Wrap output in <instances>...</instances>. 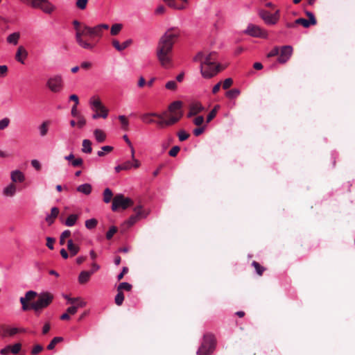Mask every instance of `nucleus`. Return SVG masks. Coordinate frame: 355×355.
Returning a JSON list of instances; mask_svg holds the SVG:
<instances>
[{
    "label": "nucleus",
    "mask_w": 355,
    "mask_h": 355,
    "mask_svg": "<svg viewBox=\"0 0 355 355\" xmlns=\"http://www.w3.org/2000/svg\"><path fill=\"white\" fill-rule=\"evenodd\" d=\"M180 35L178 28H168L160 37L156 49V54L160 64L165 69L173 67V48Z\"/></svg>",
    "instance_id": "1"
},
{
    "label": "nucleus",
    "mask_w": 355,
    "mask_h": 355,
    "mask_svg": "<svg viewBox=\"0 0 355 355\" xmlns=\"http://www.w3.org/2000/svg\"><path fill=\"white\" fill-rule=\"evenodd\" d=\"M215 53L205 54L199 52L193 58V61L200 62V73L205 78H211L216 76L220 71V65L216 63Z\"/></svg>",
    "instance_id": "2"
},
{
    "label": "nucleus",
    "mask_w": 355,
    "mask_h": 355,
    "mask_svg": "<svg viewBox=\"0 0 355 355\" xmlns=\"http://www.w3.org/2000/svg\"><path fill=\"white\" fill-rule=\"evenodd\" d=\"M37 295V300L31 304V308L36 313H40L52 302L53 295L49 292H43Z\"/></svg>",
    "instance_id": "3"
},
{
    "label": "nucleus",
    "mask_w": 355,
    "mask_h": 355,
    "mask_svg": "<svg viewBox=\"0 0 355 355\" xmlns=\"http://www.w3.org/2000/svg\"><path fill=\"white\" fill-rule=\"evenodd\" d=\"M216 347V339L213 334H207L203 337L202 343L197 351V355H210Z\"/></svg>",
    "instance_id": "4"
},
{
    "label": "nucleus",
    "mask_w": 355,
    "mask_h": 355,
    "mask_svg": "<svg viewBox=\"0 0 355 355\" xmlns=\"http://www.w3.org/2000/svg\"><path fill=\"white\" fill-rule=\"evenodd\" d=\"M24 3L31 6L33 8H40L44 12L51 14L55 9L48 0H20Z\"/></svg>",
    "instance_id": "5"
},
{
    "label": "nucleus",
    "mask_w": 355,
    "mask_h": 355,
    "mask_svg": "<svg viewBox=\"0 0 355 355\" xmlns=\"http://www.w3.org/2000/svg\"><path fill=\"white\" fill-rule=\"evenodd\" d=\"M92 27H89L88 26L84 25L82 26L80 31H78V33H76V40L79 46L85 49H92L94 46L83 40V36H89L92 37Z\"/></svg>",
    "instance_id": "6"
},
{
    "label": "nucleus",
    "mask_w": 355,
    "mask_h": 355,
    "mask_svg": "<svg viewBox=\"0 0 355 355\" xmlns=\"http://www.w3.org/2000/svg\"><path fill=\"white\" fill-rule=\"evenodd\" d=\"M133 205L132 200L130 198L125 197L123 194H116L112 200V210L116 211L119 209L123 210Z\"/></svg>",
    "instance_id": "7"
},
{
    "label": "nucleus",
    "mask_w": 355,
    "mask_h": 355,
    "mask_svg": "<svg viewBox=\"0 0 355 355\" xmlns=\"http://www.w3.org/2000/svg\"><path fill=\"white\" fill-rule=\"evenodd\" d=\"M47 87L54 93L60 92L63 86L62 78L60 75L50 77L46 82Z\"/></svg>",
    "instance_id": "8"
},
{
    "label": "nucleus",
    "mask_w": 355,
    "mask_h": 355,
    "mask_svg": "<svg viewBox=\"0 0 355 355\" xmlns=\"http://www.w3.org/2000/svg\"><path fill=\"white\" fill-rule=\"evenodd\" d=\"M245 33L250 36L256 37L266 38L268 37V33L266 31L254 24H249L245 31Z\"/></svg>",
    "instance_id": "9"
},
{
    "label": "nucleus",
    "mask_w": 355,
    "mask_h": 355,
    "mask_svg": "<svg viewBox=\"0 0 355 355\" xmlns=\"http://www.w3.org/2000/svg\"><path fill=\"white\" fill-rule=\"evenodd\" d=\"M162 114L163 115V117L168 116L166 112H164ZM180 119V114L177 116H169L168 119L165 120L164 119V118L159 119V121H155V123L159 128H163L164 127L171 126L176 123Z\"/></svg>",
    "instance_id": "10"
},
{
    "label": "nucleus",
    "mask_w": 355,
    "mask_h": 355,
    "mask_svg": "<svg viewBox=\"0 0 355 355\" xmlns=\"http://www.w3.org/2000/svg\"><path fill=\"white\" fill-rule=\"evenodd\" d=\"M279 56L277 59L278 62L281 64L286 63L293 54V47L290 45L283 46L279 49Z\"/></svg>",
    "instance_id": "11"
},
{
    "label": "nucleus",
    "mask_w": 355,
    "mask_h": 355,
    "mask_svg": "<svg viewBox=\"0 0 355 355\" xmlns=\"http://www.w3.org/2000/svg\"><path fill=\"white\" fill-rule=\"evenodd\" d=\"M37 296V293L33 291H29L26 293L24 297H20V302L21 304V309L23 311H27L31 308V304H28V302L33 300L35 297Z\"/></svg>",
    "instance_id": "12"
},
{
    "label": "nucleus",
    "mask_w": 355,
    "mask_h": 355,
    "mask_svg": "<svg viewBox=\"0 0 355 355\" xmlns=\"http://www.w3.org/2000/svg\"><path fill=\"white\" fill-rule=\"evenodd\" d=\"M259 16L264 21L267 25H275L277 24L273 15L270 12L265 10H260L259 11Z\"/></svg>",
    "instance_id": "13"
},
{
    "label": "nucleus",
    "mask_w": 355,
    "mask_h": 355,
    "mask_svg": "<svg viewBox=\"0 0 355 355\" xmlns=\"http://www.w3.org/2000/svg\"><path fill=\"white\" fill-rule=\"evenodd\" d=\"M182 107V103L180 101L173 102L168 106V112L171 113L170 116H177L180 114L182 116V112L181 111Z\"/></svg>",
    "instance_id": "14"
},
{
    "label": "nucleus",
    "mask_w": 355,
    "mask_h": 355,
    "mask_svg": "<svg viewBox=\"0 0 355 355\" xmlns=\"http://www.w3.org/2000/svg\"><path fill=\"white\" fill-rule=\"evenodd\" d=\"M204 110V107L199 102H193L189 105V112L187 114L188 117L195 116Z\"/></svg>",
    "instance_id": "15"
},
{
    "label": "nucleus",
    "mask_w": 355,
    "mask_h": 355,
    "mask_svg": "<svg viewBox=\"0 0 355 355\" xmlns=\"http://www.w3.org/2000/svg\"><path fill=\"white\" fill-rule=\"evenodd\" d=\"M153 116L157 117L158 119H162L163 115L155 112L146 113L141 116V121L147 124H151L155 123V121L152 118Z\"/></svg>",
    "instance_id": "16"
},
{
    "label": "nucleus",
    "mask_w": 355,
    "mask_h": 355,
    "mask_svg": "<svg viewBox=\"0 0 355 355\" xmlns=\"http://www.w3.org/2000/svg\"><path fill=\"white\" fill-rule=\"evenodd\" d=\"M89 103L92 109L94 112L107 110L105 106L101 103V100L98 98L92 97L89 100Z\"/></svg>",
    "instance_id": "17"
},
{
    "label": "nucleus",
    "mask_w": 355,
    "mask_h": 355,
    "mask_svg": "<svg viewBox=\"0 0 355 355\" xmlns=\"http://www.w3.org/2000/svg\"><path fill=\"white\" fill-rule=\"evenodd\" d=\"M28 52L24 46L18 47L15 55V59L20 63L24 64V60L27 58Z\"/></svg>",
    "instance_id": "18"
},
{
    "label": "nucleus",
    "mask_w": 355,
    "mask_h": 355,
    "mask_svg": "<svg viewBox=\"0 0 355 355\" xmlns=\"http://www.w3.org/2000/svg\"><path fill=\"white\" fill-rule=\"evenodd\" d=\"M10 178L14 182H22L25 180L24 173L19 170H15L11 172Z\"/></svg>",
    "instance_id": "19"
},
{
    "label": "nucleus",
    "mask_w": 355,
    "mask_h": 355,
    "mask_svg": "<svg viewBox=\"0 0 355 355\" xmlns=\"http://www.w3.org/2000/svg\"><path fill=\"white\" fill-rule=\"evenodd\" d=\"M59 214V209L57 207H53L51 210V214H48L46 216V223L51 225V224H53L54 223V220L55 219L58 217Z\"/></svg>",
    "instance_id": "20"
},
{
    "label": "nucleus",
    "mask_w": 355,
    "mask_h": 355,
    "mask_svg": "<svg viewBox=\"0 0 355 355\" xmlns=\"http://www.w3.org/2000/svg\"><path fill=\"white\" fill-rule=\"evenodd\" d=\"M132 43L131 40H128L123 42L122 44H120L119 42L116 40H114L112 41V45L113 46L119 51H121L124 49H125L128 46H129Z\"/></svg>",
    "instance_id": "21"
},
{
    "label": "nucleus",
    "mask_w": 355,
    "mask_h": 355,
    "mask_svg": "<svg viewBox=\"0 0 355 355\" xmlns=\"http://www.w3.org/2000/svg\"><path fill=\"white\" fill-rule=\"evenodd\" d=\"M76 190H77V191L82 193L83 194L89 195L92 193V185L90 184L85 183V184L79 185L76 188Z\"/></svg>",
    "instance_id": "22"
},
{
    "label": "nucleus",
    "mask_w": 355,
    "mask_h": 355,
    "mask_svg": "<svg viewBox=\"0 0 355 355\" xmlns=\"http://www.w3.org/2000/svg\"><path fill=\"white\" fill-rule=\"evenodd\" d=\"M85 306H86V302L85 301H80V302L76 303V304L72 305L71 306L69 307L67 309V312L69 314L74 315L75 313H76L78 308L85 307Z\"/></svg>",
    "instance_id": "23"
},
{
    "label": "nucleus",
    "mask_w": 355,
    "mask_h": 355,
    "mask_svg": "<svg viewBox=\"0 0 355 355\" xmlns=\"http://www.w3.org/2000/svg\"><path fill=\"white\" fill-rule=\"evenodd\" d=\"M78 217V214H70L63 223L67 227H72L76 223Z\"/></svg>",
    "instance_id": "24"
},
{
    "label": "nucleus",
    "mask_w": 355,
    "mask_h": 355,
    "mask_svg": "<svg viewBox=\"0 0 355 355\" xmlns=\"http://www.w3.org/2000/svg\"><path fill=\"white\" fill-rule=\"evenodd\" d=\"M16 192V187L14 184L10 183L3 189V193L6 196H13Z\"/></svg>",
    "instance_id": "25"
},
{
    "label": "nucleus",
    "mask_w": 355,
    "mask_h": 355,
    "mask_svg": "<svg viewBox=\"0 0 355 355\" xmlns=\"http://www.w3.org/2000/svg\"><path fill=\"white\" fill-rule=\"evenodd\" d=\"M67 248L71 256L76 255L80 250V248L78 245H74L71 239H69L67 241Z\"/></svg>",
    "instance_id": "26"
},
{
    "label": "nucleus",
    "mask_w": 355,
    "mask_h": 355,
    "mask_svg": "<svg viewBox=\"0 0 355 355\" xmlns=\"http://www.w3.org/2000/svg\"><path fill=\"white\" fill-rule=\"evenodd\" d=\"M92 275V272L89 271H82L78 276V282L80 284H85L87 283Z\"/></svg>",
    "instance_id": "27"
},
{
    "label": "nucleus",
    "mask_w": 355,
    "mask_h": 355,
    "mask_svg": "<svg viewBox=\"0 0 355 355\" xmlns=\"http://www.w3.org/2000/svg\"><path fill=\"white\" fill-rule=\"evenodd\" d=\"M94 135L96 140L99 143L103 142L106 139V135L100 129H96L94 131Z\"/></svg>",
    "instance_id": "28"
},
{
    "label": "nucleus",
    "mask_w": 355,
    "mask_h": 355,
    "mask_svg": "<svg viewBox=\"0 0 355 355\" xmlns=\"http://www.w3.org/2000/svg\"><path fill=\"white\" fill-rule=\"evenodd\" d=\"M20 37V34L18 32H15L9 35L7 37V42L9 44L17 45Z\"/></svg>",
    "instance_id": "29"
},
{
    "label": "nucleus",
    "mask_w": 355,
    "mask_h": 355,
    "mask_svg": "<svg viewBox=\"0 0 355 355\" xmlns=\"http://www.w3.org/2000/svg\"><path fill=\"white\" fill-rule=\"evenodd\" d=\"M25 330L24 329H19L16 327H12V328H7L5 329L3 335L4 336H12L17 334L18 332H24Z\"/></svg>",
    "instance_id": "30"
},
{
    "label": "nucleus",
    "mask_w": 355,
    "mask_h": 355,
    "mask_svg": "<svg viewBox=\"0 0 355 355\" xmlns=\"http://www.w3.org/2000/svg\"><path fill=\"white\" fill-rule=\"evenodd\" d=\"M82 150L85 153H91L92 151V142L89 139H84L83 141Z\"/></svg>",
    "instance_id": "31"
},
{
    "label": "nucleus",
    "mask_w": 355,
    "mask_h": 355,
    "mask_svg": "<svg viewBox=\"0 0 355 355\" xmlns=\"http://www.w3.org/2000/svg\"><path fill=\"white\" fill-rule=\"evenodd\" d=\"M113 197L112 191L110 189L106 188L103 191V202L109 203Z\"/></svg>",
    "instance_id": "32"
},
{
    "label": "nucleus",
    "mask_w": 355,
    "mask_h": 355,
    "mask_svg": "<svg viewBox=\"0 0 355 355\" xmlns=\"http://www.w3.org/2000/svg\"><path fill=\"white\" fill-rule=\"evenodd\" d=\"M119 119L121 124V128L123 130L127 131L128 130V127H129V121H128V119L126 118V116L124 115H120V116H119Z\"/></svg>",
    "instance_id": "33"
},
{
    "label": "nucleus",
    "mask_w": 355,
    "mask_h": 355,
    "mask_svg": "<svg viewBox=\"0 0 355 355\" xmlns=\"http://www.w3.org/2000/svg\"><path fill=\"white\" fill-rule=\"evenodd\" d=\"M134 211L136 213V216L139 218H145L148 215V213L143 210L141 205L135 207L134 208Z\"/></svg>",
    "instance_id": "34"
},
{
    "label": "nucleus",
    "mask_w": 355,
    "mask_h": 355,
    "mask_svg": "<svg viewBox=\"0 0 355 355\" xmlns=\"http://www.w3.org/2000/svg\"><path fill=\"white\" fill-rule=\"evenodd\" d=\"M167 4L168 5V6L173 8H175V9H178V10H182V9H185L187 8V6L182 3L180 5H178L175 0H167V1H165Z\"/></svg>",
    "instance_id": "35"
},
{
    "label": "nucleus",
    "mask_w": 355,
    "mask_h": 355,
    "mask_svg": "<svg viewBox=\"0 0 355 355\" xmlns=\"http://www.w3.org/2000/svg\"><path fill=\"white\" fill-rule=\"evenodd\" d=\"M63 340V338L62 337H55L53 338L51 341L50 342V343L47 346V349L49 350H52L55 348V346L56 344H58V343L61 342Z\"/></svg>",
    "instance_id": "36"
},
{
    "label": "nucleus",
    "mask_w": 355,
    "mask_h": 355,
    "mask_svg": "<svg viewBox=\"0 0 355 355\" xmlns=\"http://www.w3.org/2000/svg\"><path fill=\"white\" fill-rule=\"evenodd\" d=\"M49 121H44L39 127L40 133L42 137L45 136L48 132Z\"/></svg>",
    "instance_id": "37"
},
{
    "label": "nucleus",
    "mask_w": 355,
    "mask_h": 355,
    "mask_svg": "<svg viewBox=\"0 0 355 355\" xmlns=\"http://www.w3.org/2000/svg\"><path fill=\"white\" fill-rule=\"evenodd\" d=\"M98 221L95 218L88 219L85 221V227L89 230H92L96 227Z\"/></svg>",
    "instance_id": "38"
},
{
    "label": "nucleus",
    "mask_w": 355,
    "mask_h": 355,
    "mask_svg": "<svg viewBox=\"0 0 355 355\" xmlns=\"http://www.w3.org/2000/svg\"><path fill=\"white\" fill-rule=\"evenodd\" d=\"M240 94L238 89H233L226 92V96L230 99L236 98Z\"/></svg>",
    "instance_id": "39"
},
{
    "label": "nucleus",
    "mask_w": 355,
    "mask_h": 355,
    "mask_svg": "<svg viewBox=\"0 0 355 355\" xmlns=\"http://www.w3.org/2000/svg\"><path fill=\"white\" fill-rule=\"evenodd\" d=\"M252 266L254 268L257 273L259 275H262V274L263 273L264 270H265V268L261 266L258 262H257L256 261H253L252 263Z\"/></svg>",
    "instance_id": "40"
},
{
    "label": "nucleus",
    "mask_w": 355,
    "mask_h": 355,
    "mask_svg": "<svg viewBox=\"0 0 355 355\" xmlns=\"http://www.w3.org/2000/svg\"><path fill=\"white\" fill-rule=\"evenodd\" d=\"M219 107V105H217L211 110L207 116V123H209L216 116Z\"/></svg>",
    "instance_id": "41"
},
{
    "label": "nucleus",
    "mask_w": 355,
    "mask_h": 355,
    "mask_svg": "<svg viewBox=\"0 0 355 355\" xmlns=\"http://www.w3.org/2000/svg\"><path fill=\"white\" fill-rule=\"evenodd\" d=\"M98 111L97 112H95V114H94L92 115V119H98L100 117H102L103 119H106L107 117V115H108V110H101V113H98Z\"/></svg>",
    "instance_id": "42"
},
{
    "label": "nucleus",
    "mask_w": 355,
    "mask_h": 355,
    "mask_svg": "<svg viewBox=\"0 0 355 355\" xmlns=\"http://www.w3.org/2000/svg\"><path fill=\"white\" fill-rule=\"evenodd\" d=\"M122 29L121 24H114L111 27L110 33L112 35H116Z\"/></svg>",
    "instance_id": "43"
},
{
    "label": "nucleus",
    "mask_w": 355,
    "mask_h": 355,
    "mask_svg": "<svg viewBox=\"0 0 355 355\" xmlns=\"http://www.w3.org/2000/svg\"><path fill=\"white\" fill-rule=\"evenodd\" d=\"M124 300V295L122 291H118L117 294L115 296L114 301L116 305L121 306L122 305Z\"/></svg>",
    "instance_id": "44"
},
{
    "label": "nucleus",
    "mask_w": 355,
    "mask_h": 355,
    "mask_svg": "<svg viewBox=\"0 0 355 355\" xmlns=\"http://www.w3.org/2000/svg\"><path fill=\"white\" fill-rule=\"evenodd\" d=\"M132 289V285L128 282L121 283L117 288V291H122L123 290L130 291Z\"/></svg>",
    "instance_id": "45"
},
{
    "label": "nucleus",
    "mask_w": 355,
    "mask_h": 355,
    "mask_svg": "<svg viewBox=\"0 0 355 355\" xmlns=\"http://www.w3.org/2000/svg\"><path fill=\"white\" fill-rule=\"evenodd\" d=\"M113 150V147L110 146H104L101 148V150L98 151L97 155L99 157L104 156L105 153H110Z\"/></svg>",
    "instance_id": "46"
},
{
    "label": "nucleus",
    "mask_w": 355,
    "mask_h": 355,
    "mask_svg": "<svg viewBox=\"0 0 355 355\" xmlns=\"http://www.w3.org/2000/svg\"><path fill=\"white\" fill-rule=\"evenodd\" d=\"M295 24H300V25L303 26L304 28H308L311 25H312V24H311V22L309 20L304 19V18L297 19L295 20Z\"/></svg>",
    "instance_id": "47"
},
{
    "label": "nucleus",
    "mask_w": 355,
    "mask_h": 355,
    "mask_svg": "<svg viewBox=\"0 0 355 355\" xmlns=\"http://www.w3.org/2000/svg\"><path fill=\"white\" fill-rule=\"evenodd\" d=\"M178 137L180 141H184L189 137V134L184 130H180L178 132Z\"/></svg>",
    "instance_id": "48"
},
{
    "label": "nucleus",
    "mask_w": 355,
    "mask_h": 355,
    "mask_svg": "<svg viewBox=\"0 0 355 355\" xmlns=\"http://www.w3.org/2000/svg\"><path fill=\"white\" fill-rule=\"evenodd\" d=\"M92 37H101L103 35V31L101 30V28L98 27V25L92 27Z\"/></svg>",
    "instance_id": "49"
},
{
    "label": "nucleus",
    "mask_w": 355,
    "mask_h": 355,
    "mask_svg": "<svg viewBox=\"0 0 355 355\" xmlns=\"http://www.w3.org/2000/svg\"><path fill=\"white\" fill-rule=\"evenodd\" d=\"M71 236V231L69 230H64L60 235V243L61 245H64V241H65V239Z\"/></svg>",
    "instance_id": "50"
},
{
    "label": "nucleus",
    "mask_w": 355,
    "mask_h": 355,
    "mask_svg": "<svg viewBox=\"0 0 355 355\" xmlns=\"http://www.w3.org/2000/svg\"><path fill=\"white\" fill-rule=\"evenodd\" d=\"M117 232V228L115 226H112L106 233V239L110 240L114 234Z\"/></svg>",
    "instance_id": "51"
},
{
    "label": "nucleus",
    "mask_w": 355,
    "mask_h": 355,
    "mask_svg": "<svg viewBox=\"0 0 355 355\" xmlns=\"http://www.w3.org/2000/svg\"><path fill=\"white\" fill-rule=\"evenodd\" d=\"M88 0H77L76 6L80 10H85L87 7Z\"/></svg>",
    "instance_id": "52"
},
{
    "label": "nucleus",
    "mask_w": 355,
    "mask_h": 355,
    "mask_svg": "<svg viewBox=\"0 0 355 355\" xmlns=\"http://www.w3.org/2000/svg\"><path fill=\"white\" fill-rule=\"evenodd\" d=\"M65 299L67 300V302L69 304H71L72 305H74L76 304V303H78L80 302V301H83L81 298L80 297H69L68 295H65L64 296Z\"/></svg>",
    "instance_id": "53"
},
{
    "label": "nucleus",
    "mask_w": 355,
    "mask_h": 355,
    "mask_svg": "<svg viewBox=\"0 0 355 355\" xmlns=\"http://www.w3.org/2000/svg\"><path fill=\"white\" fill-rule=\"evenodd\" d=\"M279 53V48L275 46L270 51H269L266 55L268 58L276 56Z\"/></svg>",
    "instance_id": "54"
},
{
    "label": "nucleus",
    "mask_w": 355,
    "mask_h": 355,
    "mask_svg": "<svg viewBox=\"0 0 355 355\" xmlns=\"http://www.w3.org/2000/svg\"><path fill=\"white\" fill-rule=\"evenodd\" d=\"M21 345L20 343H15L13 345H10V352L14 354H17L21 350Z\"/></svg>",
    "instance_id": "55"
},
{
    "label": "nucleus",
    "mask_w": 355,
    "mask_h": 355,
    "mask_svg": "<svg viewBox=\"0 0 355 355\" xmlns=\"http://www.w3.org/2000/svg\"><path fill=\"white\" fill-rule=\"evenodd\" d=\"M10 123V119L7 117L0 120V130H4L6 128Z\"/></svg>",
    "instance_id": "56"
},
{
    "label": "nucleus",
    "mask_w": 355,
    "mask_h": 355,
    "mask_svg": "<svg viewBox=\"0 0 355 355\" xmlns=\"http://www.w3.org/2000/svg\"><path fill=\"white\" fill-rule=\"evenodd\" d=\"M165 87L167 89H170V90H175L176 88H177V84L175 83V81L174 80H170L168 82H167L165 85Z\"/></svg>",
    "instance_id": "57"
},
{
    "label": "nucleus",
    "mask_w": 355,
    "mask_h": 355,
    "mask_svg": "<svg viewBox=\"0 0 355 355\" xmlns=\"http://www.w3.org/2000/svg\"><path fill=\"white\" fill-rule=\"evenodd\" d=\"M306 15L309 17L308 20L311 22V24H312V25H315L317 23V21L315 19V17L313 13L311 12H309V11H306Z\"/></svg>",
    "instance_id": "58"
},
{
    "label": "nucleus",
    "mask_w": 355,
    "mask_h": 355,
    "mask_svg": "<svg viewBox=\"0 0 355 355\" xmlns=\"http://www.w3.org/2000/svg\"><path fill=\"white\" fill-rule=\"evenodd\" d=\"M43 350V347L41 345H36L31 350L32 355H37Z\"/></svg>",
    "instance_id": "59"
},
{
    "label": "nucleus",
    "mask_w": 355,
    "mask_h": 355,
    "mask_svg": "<svg viewBox=\"0 0 355 355\" xmlns=\"http://www.w3.org/2000/svg\"><path fill=\"white\" fill-rule=\"evenodd\" d=\"M232 84L233 80L231 78H226L223 83V88L224 89H227L232 86Z\"/></svg>",
    "instance_id": "60"
},
{
    "label": "nucleus",
    "mask_w": 355,
    "mask_h": 355,
    "mask_svg": "<svg viewBox=\"0 0 355 355\" xmlns=\"http://www.w3.org/2000/svg\"><path fill=\"white\" fill-rule=\"evenodd\" d=\"M180 148L178 146H173L168 152V155L171 157H175L179 153Z\"/></svg>",
    "instance_id": "61"
},
{
    "label": "nucleus",
    "mask_w": 355,
    "mask_h": 355,
    "mask_svg": "<svg viewBox=\"0 0 355 355\" xmlns=\"http://www.w3.org/2000/svg\"><path fill=\"white\" fill-rule=\"evenodd\" d=\"M55 242V239L52 237H47L46 238V246L50 249H53V243Z\"/></svg>",
    "instance_id": "62"
},
{
    "label": "nucleus",
    "mask_w": 355,
    "mask_h": 355,
    "mask_svg": "<svg viewBox=\"0 0 355 355\" xmlns=\"http://www.w3.org/2000/svg\"><path fill=\"white\" fill-rule=\"evenodd\" d=\"M204 121V117L202 116H198L193 119V123L196 125L200 126Z\"/></svg>",
    "instance_id": "63"
},
{
    "label": "nucleus",
    "mask_w": 355,
    "mask_h": 355,
    "mask_svg": "<svg viewBox=\"0 0 355 355\" xmlns=\"http://www.w3.org/2000/svg\"><path fill=\"white\" fill-rule=\"evenodd\" d=\"M83 159L82 158H76V159H74L72 162H71V164L73 166H82L83 164Z\"/></svg>",
    "instance_id": "64"
}]
</instances>
